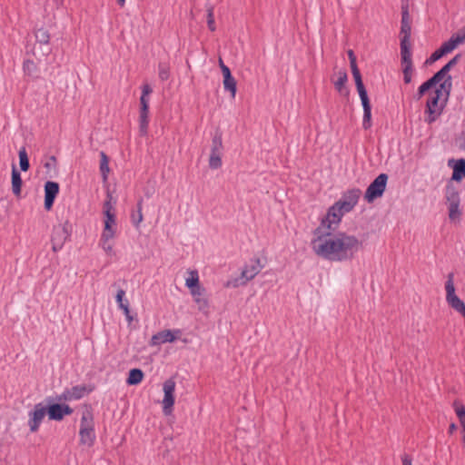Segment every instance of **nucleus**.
<instances>
[{
    "label": "nucleus",
    "mask_w": 465,
    "mask_h": 465,
    "mask_svg": "<svg viewBox=\"0 0 465 465\" xmlns=\"http://www.w3.org/2000/svg\"><path fill=\"white\" fill-rule=\"evenodd\" d=\"M460 58L461 54H457L432 77L418 88L417 100H420L428 93L424 111L425 123L431 124L442 114L452 88V77L450 74V71L459 63Z\"/></svg>",
    "instance_id": "1"
},
{
    "label": "nucleus",
    "mask_w": 465,
    "mask_h": 465,
    "mask_svg": "<svg viewBox=\"0 0 465 465\" xmlns=\"http://www.w3.org/2000/svg\"><path fill=\"white\" fill-rule=\"evenodd\" d=\"M313 252L330 262H347L352 260L363 248V242L356 235L346 232H322V228L314 231L311 242Z\"/></svg>",
    "instance_id": "2"
},
{
    "label": "nucleus",
    "mask_w": 465,
    "mask_h": 465,
    "mask_svg": "<svg viewBox=\"0 0 465 465\" xmlns=\"http://www.w3.org/2000/svg\"><path fill=\"white\" fill-rule=\"evenodd\" d=\"M361 195V191L357 188L344 192L341 197L329 207L318 228H322V232L335 230L340 225L342 217L357 205Z\"/></svg>",
    "instance_id": "3"
},
{
    "label": "nucleus",
    "mask_w": 465,
    "mask_h": 465,
    "mask_svg": "<svg viewBox=\"0 0 465 465\" xmlns=\"http://www.w3.org/2000/svg\"><path fill=\"white\" fill-rule=\"evenodd\" d=\"M264 267L261 259L254 257L251 259L242 268L239 276L229 279L224 286L226 288H238L246 285L252 281Z\"/></svg>",
    "instance_id": "4"
},
{
    "label": "nucleus",
    "mask_w": 465,
    "mask_h": 465,
    "mask_svg": "<svg viewBox=\"0 0 465 465\" xmlns=\"http://www.w3.org/2000/svg\"><path fill=\"white\" fill-rule=\"evenodd\" d=\"M80 443L88 447L92 446L95 440L94 422L91 411L83 412L80 421Z\"/></svg>",
    "instance_id": "5"
},
{
    "label": "nucleus",
    "mask_w": 465,
    "mask_h": 465,
    "mask_svg": "<svg viewBox=\"0 0 465 465\" xmlns=\"http://www.w3.org/2000/svg\"><path fill=\"white\" fill-rule=\"evenodd\" d=\"M388 181V175L385 173L379 174L374 181L368 186L364 199L368 203H372L375 199L381 197Z\"/></svg>",
    "instance_id": "6"
},
{
    "label": "nucleus",
    "mask_w": 465,
    "mask_h": 465,
    "mask_svg": "<svg viewBox=\"0 0 465 465\" xmlns=\"http://www.w3.org/2000/svg\"><path fill=\"white\" fill-rule=\"evenodd\" d=\"M47 414V407L43 403H37L28 413V426L31 432L38 430L43 420Z\"/></svg>",
    "instance_id": "7"
},
{
    "label": "nucleus",
    "mask_w": 465,
    "mask_h": 465,
    "mask_svg": "<svg viewBox=\"0 0 465 465\" xmlns=\"http://www.w3.org/2000/svg\"><path fill=\"white\" fill-rule=\"evenodd\" d=\"M446 291V302L453 310L464 302L456 294V289L454 285V274L449 273L447 281L445 282Z\"/></svg>",
    "instance_id": "8"
},
{
    "label": "nucleus",
    "mask_w": 465,
    "mask_h": 465,
    "mask_svg": "<svg viewBox=\"0 0 465 465\" xmlns=\"http://www.w3.org/2000/svg\"><path fill=\"white\" fill-rule=\"evenodd\" d=\"M181 334L182 331L179 329L159 331L152 336L150 345L158 346L167 342H173L181 336Z\"/></svg>",
    "instance_id": "9"
},
{
    "label": "nucleus",
    "mask_w": 465,
    "mask_h": 465,
    "mask_svg": "<svg viewBox=\"0 0 465 465\" xmlns=\"http://www.w3.org/2000/svg\"><path fill=\"white\" fill-rule=\"evenodd\" d=\"M163 390L164 393L162 401L163 410L165 414H170L174 404L175 382L173 380H167L163 383Z\"/></svg>",
    "instance_id": "10"
},
{
    "label": "nucleus",
    "mask_w": 465,
    "mask_h": 465,
    "mask_svg": "<svg viewBox=\"0 0 465 465\" xmlns=\"http://www.w3.org/2000/svg\"><path fill=\"white\" fill-rule=\"evenodd\" d=\"M69 237V232L65 226H55L52 233V248L54 252L60 251Z\"/></svg>",
    "instance_id": "11"
},
{
    "label": "nucleus",
    "mask_w": 465,
    "mask_h": 465,
    "mask_svg": "<svg viewBox=\"0 0 465 465\" xmlns=\"http://www.w3.org/2000/svg\"><path fill=\"white\" fill-rule=\"evenodd\" d=\"M72 413L73 409L66 404L54 403L47 407V415L53 420H62L64 416Z\"/></svg>",
    "instance_id": "12"
},
{
    "label": "nucleus",
    "mask_w": 465,
    "mask_h": 465,
    "mask_svg": "<svg viewBox=\"0 0 465 465\" xmlns=\"http://www.w3.org/2000/svg\"><path fill=\"white\" fill-rule=\"evenodd\" d=\"M59 193V184L55 182L48 181L45 184V208L50 210L54 204V199Z\"/></svg>",
    "instance_id": "13"
},
{
    "label": "nucleus",
    "mask_w": 465,
    "mask_h": 465,
    "mask_svg": "<svg viewBox=\"0 0 465 465\" xmlns=\"http://www.w3.org/2000/svg\"><path fill=\"white\" fill-rule=\"evenodd\" d=\"M104 230L101 235L104 238H114L116 234V214L104 215Z\"/></svg>",
    "instance_id": "14"
},
{
    "label": "nucleus",
    "mask_w": 465,
    "mask_h": 465,
    "mask_svg": "<svg viewBox=\"0 0 465 465\" xmlns=\"http://www.w3.org/2000/svg\"><path fill=\"white\" fill-rule=\"evenodd\" d=\"M401 65L412 64V53L411 42L401 41Z\"/></svg>",
    "instance_id": "15"
},
{
    "label": "nucleus",
    "mask_w": 465,
    "mask_h": 465,
    "mask_svg": "<svg viewBox=\"0 0 465 465\" xmlns=\"http://www.w3.org/2000/svg\"><path fill=\"white\" fill-rule=\"evenodd\" d=\"M348 76L346 72L340 71L337 74V79L333 82L336 90L342 95H348L349 90L346 87Z\"/></svg>",
    "instance_id": "16"
},
{
    "label": "nucleus",
    "mask_w": 465,
    "mask_h": 465,
    "mask_svg": "<svg viewBox=\"0 0 465 465\" xmlns=\"http://www.w3.org/2000/svg\"><path fill=\"white\" fill-rule=\"evenodd\" d=\"M85 392V389L84 387H73L70 390L64 391L60 399L64 401H74L81 399Z\"/></svg>",
    "instance_id": "17"
},
{
    "label": "nucleus",
    "mask_w": 465,
    "mask_h": 465,
    "mask_svg": "<svg viewBox=\"0 0 465 465\" xmlns=\"http://www.w3.org/2000/svg\"><path fill=\"white\" fill-rule=\"evenodd\" d=\"M465 178V159H460L453 165V173L451 179L456 182Z\"/></svg>",
    "instance_id": "18"
},
{
    "label": "nucleus",
    "mask_w": 465,
    "mask_h": 465,
    "mask_svg": "<svg viewBox=\"0 0 465 465\" xmlns=\"http://www.w3.org/2000/svg\"><path fill=\"white\" fill-rule=\"evenodd\" d=\"M125 295V292L122 289L118 290L116 293V302L118 306L124 312L125 316L129 321H132V317L130 316L129 303L127 301H124V297Z\"/></svg>",
    "instance_id": "19"
},
{
    "label": "nucleus",
    "mask_w": 465,
    "mask_h": 465,
    "mask_svg": "<svg viewBox=\"0 0 465 465\" xmlns=\"http://www.w3.org/2000/svg\"><path fill=\"white\" fill-rule=\"evenodd\" d=\"M194 302L198 305L199 310L203 311L208 308V302L206 299L202 297L203 290L202 288L193 290L190 292Z\"/></svg>",
    "instance_id": "20"
},
{
    "label": "nucleus",
    "mask_w": 465,
    "mask_h": 465,
    "mask_svg": "<svg viewBox=\"0 0 465 465\" xmlns=\"http://www.w3.org/2000/svg\"><path fill=\"white\" fill-rule=\"evenodd\" d=\"M22 187V179L19 172L16 170L15 166H13L12 170V191L14 194L19 195L21 193Z\"/></svg>",
    "instance_id": "21"
},
{
    "label": "nucleus",
    "mask_w": 465,
    "mask_h": 465,
    "mask_svg": "<svg viewBox=\"0 0 465 465\" xmlns=\"http://www.w3.org/2000/svg\"><path fill=\"white\" fill-rule=\"evenodd\" d=\"M188 274L189 276L185 279V285L190 289V292L201 288L197 271H190Z\"/></svg>",
    "instance_id": "22"
},
{
    "label": "nucleus",
    "mask_w": 465,
    "mask_h": 465,
    "mask_svg": "<svg viewBox=\"0 0 465 465\" xmlns=\"http://www.w3.org/2000/svg\"><path fill=\"white\" fill-rule=\"evenodd\" d=\"M143 379V372L140 369H132L129 371L126 382L128 385L139 384Z\"/></svg>",
    "instance_id": "23"
},
{
    "label": "nucleus",
    "mask_w": 465,
    "mask_h": 465,
    "mask_svg": "<svg viewBox=\"0 0 465 465\" xmlns=\"http://www.w3.org/2000/svg\"><path fill=\"white\" fill-rule=\"evenodd\" d=\"M445 196L448 205L460 203V194L452 185L447 186Z\"/></svg>",
    "instance_id": "24"
},
{
    "label": "nucleus",
    "mask_w": 465,
    "mask_h": 465,
    "mask_svg": "<svg viewBox=\"0 0 465 465\" xmlns=\"http://www.w3.org/2000/svg\"><path fill=\"white\" fill-rule=\"evenodd\" d=\"M148 125H149V111L140 110L139 131L142 135H145L147 134Z\"/></svg>",
    "instance_id": "25"
},
{
    "label": "nucleus",
    "mask_w": 465,
    "mask_h": 465,
    "mask_svg": "<svg viewBox=\"0 0 465 465\" xmlns=\"http://www.w3.org/2000/svg\"><path fill=\"white\" fill-rule=\"evenodd\" d=\"M100 156H101L100 172L102 173L103 180L105 182L108 178V173L110 172L109 159L104 152L100 153Z\"/></svg>",
    "instance_id": "26"
},
{
    "label": "nucleus",
    "mask_w": 465,
    "mask_h": 465,
    "mask_svg": "<svg viewBox=\"0 0 465 465\" xmlns=\"http://www.w3.org/2000/svg\"><path fill=\"white\" fill-rule=\"evenodd\" d=\"M460 45L454 39V37L451 35L449 40L445 41L441 44L440 46V50L443 52L444 55L450 54L452 51H454L456 48H458Z\"/></svg>",
    "instance_id": "27"
},
{
    "label": "nucleus",
    "mask_w": 465,
    "mask_h": 465,
    "mask_svg": "<svg viewBox=\"0 0 465 465\" xmlns=\"http://www.w3.org/2000/svg\"><path fill=\"white\" fill-rule=\"evenodd\" d=\"M363 107V119H362V127L364 129H369L371 126V107L370 105L362 106Z\"/></svg>",
    "instance_id": "28"
},
{
    "label": "nucleus",
    "mask_w": 465,
    "mask_h": 465,
    "mask_svg": "<svg viewBox=\"0 0 465 465\" xmlns=\"http://www.w3.org/2000/svg\"><path fill=\"white\" fill-rule=\"evenodd\" d=\"M223 87L225 90L231 93L232 98L235 97L236 94V81L233 76L224 78L223 79Z\"/></svg>",
    "instance_id": "29"
},
{
    "label": "nucleus",
    "mask_w": 465,
    "mask_h": 465,
    "mask_svg": "<svg viewBox=\"0 0 465 465\" xmlns=\"http://www.w3.org/2000/svg\"><path fill=\"white\" fill-rule=\"evenodd\" d=\"M18 155L20 168L22 171L26 172L29 169V160L25 147L19 150Z\"/></svg>",
    "instance_id": "30"
},
{
    "label": "nucleus",
    "mask_w": 465,
    "mask_h": 465,
    "mask_svg": "<svg viewBox=\"0 0 465 465\" xmlns=\"http://www.w3.org/2000/svg\"><path fill=\"white\" fill-rule=\"evenodd\" d=\"M209 166L211 169H218L222 166L221 153L211 152Z\"/></svg>",
    "instance_id": "31"
},
{
    "label": "nucleus",
    "mask_w": 465,
    "mask_h": 465,
    "mask_svg": "<svg viewBox=\"0 0 465 465\" xmlns=\"http://www.w3.org/2000/svg\"><path fill=\"white\" fill-rule=\"evenodd\" d=\"M454 410L456 415L458 416L460 425L462 427V430H465V407L462 404L458 402L454 403Z\"/></svg>",
    "instance_id": "32"
},
{
    "label": "nucleus",
    "mask_w": 465,
    "mask_h": 465,
    "mask_svg": "<svg viewBox=\"0 0 465 465\" xmlns=\"http://www.w3.org/2000/svg\"><path fill=\"white\" fill-rule=\"evenodd\" d=\"M112 200H113V196L110 193H108L107 199L104 203V205H103L104 215L115 214L114 205L112 203Z\"/></svg>",
    "instance_id": "33"
},
{
    "label": "nucleus",
    "mask_w": 465,
    "mask_h": 465,
    "mask_svg": "<svg viewBox=\"0 0 465 465\" xmlns=\"http://www.w3.org/2000/svg\"><path fill=\"white\" fill-rule=\"evenodd\" d=\"M356 88H357V91L359 93V96L361 98L362 106L370 105L371 103H370V100H369V97H368V94H367V91H366V89L364 87L363 83L360 84H357Z\"/></svg>",
    "instance_id": "34"
},
{
    "label": "nucleus",
    "mask_w": 465,
    "mask_h": 465,
    "mask_svg": "<svg viewBox=\"0 0 465 465\" xmlns=\"http://www.w3.org/2000/svg\"><path fill=\"white\" fill-rule=\"evenodd\" d=\"M460 203L449 205V217L451 221H457L460 217Z\"/></svg>",
    "instance_id": "35"
},
{
    "label": "nucleus",
    "mask_w": 465,
    "mask_h": 465,
    "mask_svg": "<svg viewBox=\"0 0 465 465\" xmlns=\"http://www.w3.org/2000/svg\"><path fill=\"white\" fill-rule=\"evenodd\" d=\"M114 238H106L104 239V235H101V238H100V246L102 247V249L107 253V254H112L113 253V243L111 242V241L113 240Z\"/></svg>",
    "instance_id": "36"
},
{
    "label": "nucleus",
    "mask_w": 465,
    "mask_h": 465,
    "mask_svg": "<svg viewBox=\"0 0 465 465\" xmlns=\"http://www.w3.org/2000/svg\"><path fill=\"white\" fill-rule=\"evenodd\" d=\"M411 25H401V41L411 42Z\"/></svg>",
    "instance_id": "37"
},
{
    "label": "nucleus",
    "mask_w": 465,
    "mask_h": 465,
    "mask_svg": "<svg viewBox=\"0 0 465 465\" xmlns=\"http://www.w3.org/2000/svg\"><path fill=\"white\" fill-rule=\"evenodd\" d=\"M401 66H402L403 81L405 84H410L412 79L413 65L407 64V65H401Z\"/></svg>",
    "instance_id": "38"
},
{
    "label": "nucleus",
    "mask_w": 465,
    "mask_h": 465,
    "mask_svg": "<svg viewBox=\"0 0 465 465\" xmlns=\"http://www.w3.org/2000/svg\"><path fill=\"white\" fill-rule=\"evenodd\" d=\"M35 38L37 42L41 44H47L49 42L50 35L46 30L41 28L36 31Z\"/></svg>",
    "instance_id": "39"
},
{
    "label": "nucleus",
    "mask_w": 465,
    "mask_h": 465,
    "mask_svg": "<svg viewBox=\"0 0 465 465\" xmlns=\"http://www.w3.org/2000/svg\"><path fill=\"white\" fill-rule=\"evenodd\" d=\"M223 148V142L221 135H215L212 141L211 152L221 153Z\"/></svg>",
    "instance_id": "40"
},
{
    "label": "nucleus",
    "mask_w": 465,
    "mask_h": 465,
    "mask_svg": "<svg viewBox=\"0 0 465 465\" xmlns=\"http://www.w3.org/2000/svg\"><path fill=\"white\" fill-rule=\"evenodd\" d=\"M459 45L465 44V25L460 28L456 33L451 35Z\"/></svg>",
    "instance_id": "41"
},
{
    "label": "nucleus",
    "mask_w": 465,
    "mask_h": 465,
    "mask_svg": "<svg viewBox=\"0 0 465 465\" xmlns=\"http://www.w3.org/2000/svg\"><path fill=\"white\" fill-rule=\"evenodd\" d=\"M24 71L28 75H33L35 72V64L33 61L27 60L24 63Z\"/></svg>",
    "instance_id": "42"
},
{
    "label": "nucleus",
    "mask_w": 465,
    "mask_h": 465,
    "mask_svg": "<svg viewBox=\"0 0 465 465\" xmlns=\"http://www.w3.org/2000/svg\"><path fill=\"white\" fill-rule=\"evenodd\" d=\"M132 221L135 226H138L142 223L143 213H142V203H138L137 213L132 215Z\"/></svg>",
    "instance_id": "43"
},
{
    "label": "nucleus",
    "mask_w": 465,
    "mask_h": 465,
    "mask_svg": "<svg viewBox=\"0 0 465 465\" xmlns=\"http://www.w3.org/2000/svg\"><path fill=\"white\" fill-rule=\"evenodd\" d=\"M351 73L355 81V84H362L361 75L357 64L351 65Z\"/></svg>",
    "instance_id": "44"
},
{
    "label": "nucleus",
    "mask_w": 465,
    "mask_h": 465,
    "mask_svg": "<svg viewBox=\"0 0 465 465\" xmlns=\"http://www.w3.org/2000/svg\"><path fill=\"white\" fill-rule=\"evenodd\" d=\"M159 77L162 81H165L169 77V69L163 64H159Z\"/></svg>",
    "instance_id": "45"
},
{
    "label": "nucleus",
    "mask_w": 465,
    "mask_h": 465,
    "mask_svg": "<svg viewBox=\"0 0 465 465\" xmlns=\"http://www.w3.org/2000/svg\"><path fill=\"white\" fill-rule=\"evenodd\" d=\"M411 25V17L408 11V8L406 6L402 7L401 12V25Z\"/></svg>",
    "instance_id": "46"
},
{
    "label": "nucleus",
    "mask_w": 465,
    "mask_h": 465,
    "mask_svg": "<svg viewBox=\"0 0 465 465\" xmlns=\"http://www.w3.org/2000/svg\"><path fill=\"white\" fill-rule=\"evenodd\" d=\"M207 25L211 31L215 30L214 15L212 10L208 11Z\"/></svg>",
    "instance_id": "47"
},
{
    "label": "nucleus",
    "mask_w": 465,
    "mask_h": 465,
    "mask_svg": "<svg viewBox=\"0 0 465 465\" xmlns=\"http://www.w3.org/2000/svg\"><path fill=\"white\" fill-rule=\"evenodd\" d=\"M443 56H444L443 52L440 50V48H438L437 50H435V51L431 54V55H430V59H429V61H430V63H433V62H436L437 60L440 59V58H441V57H443Z\"/></svg>",
    "instance_id": "48"
},
{
    "label": "nucleus",
    "mask_w": 465,
    "mask_h": 465,
    "mask_svg": "<svg viewBox=\"0 0 465 465\" xmlns=\"http://www.w3.org/2000/svg\"><path fill=\"white\" fill-rule=\"evenodd\" d=\"M141 110L149 111V96L141 95L140 97Z\"/></svg>",
    "instance_id": "49"
},
{
    "label": "nucleus",
    "mask_w": 465,
    "mask_h": 465,
    "mask_svg": "<svg viewBox=\"0 0 465 465\" xmlns=\"http://www.w3.org/2000/svg\"><path fill=\"white\" fill-rule=\"evenodd\" d=\"M153 92V89L149 84H143L142 87V94L149 96Z\"/></svg>",
    "instance_id": "50"
},
{
    "label": "nucleus",
    "mask_w": 465,
    "mask_h": 465,
    "mask_svg": "<svg viewBox=\"0 0 465 465\" xmlns=\"http://www.w3.org/2000/svg\"><path fill=\"white\" fill-rule=\"evenodd\" d=\"M222 73H223V79L232 76L231 74V71L227 65L222 66Z\"/></svg>",
    "instance_id": "51"
},
{
    "label": "nucleus",
    "mask_w": 465,
    "mask_h": 465,
    "mask_svg": "<svg viewBox=\"0 0 465 465\" xmlns=\"http://www.w3.org/2000/svg\"><path fill=\"white\" fill-rule=\"evenodd\" d=\"M348 56H349V59H350L351 65L357 64H356V57H355V55H354V54H353V52L351 50H350L348 52Z\"/></svg>",
    "instance_id": "52"
},
{
    "label": "nucleus",
    "mask_w": 465,
    "mask_h": 465,
    "mask_svg": "<svg viewBox=\"0 0 465 465\" xmlns=\"http://www.w3.org/2000/svg\"><path fill=\"white\" fill-rule=\"evenodd\" d=\"M402 465H411V459L408 455L402 457Z\"/></svg>",
    "instance_id": "53"
},
{
    "label": "nucleus",
    "mask_w": 465,
    "mask_h": 465,
    "mask_svg": "<svg viewBox=\"0 0 465 465\" xmlns=\"http://www.w3.org/2000/svg\"><path fill=\"white\" fill-rule=\"evenodd\" d=\"M457 429V426L455 423H451L449 427V433L452 434Z\"/></svg>",
    "instance_id": "54"
},
{
    "label": "nucleus",
    "mask_w": 465,
    "mask_h": 465,
    "mask_svg": "<svg viewBox=\"0 0 465 465\" xmlns=\"http://www.w3.org/2000/svg\"><path fill=\"white\" fill-rule=\"evenodd\" d=\"M118 4L121 5V6H124V3H125V0H117Z\"/></svg>",
    "instance_id": "55"
},
{
    "label": "nucleus",
    "mask_w": 465,
    "mask_h": 465,
    "mask_svg": "<svg viewBox=\"0 0 465 465\" xmlns=\"http://www.w3.org/2000/svg\"><path fill=\"white\" fill-rule=\"evenodd\" d=\"M462 144H463V147L465 148V133L462 135Z\"/></svg>",
    "instance_id": "56"
},
{
    "label": "nucleus",
    "mask_w": 465,
    "mask_h": 465,
    "mask_svg": "<svg viewBox=\"0 0 465 465\" xmlns=\"http://www.w3.org/2000/svg\"><path fill=\"white\" fill-rule=\"evenodd\" d=\"M219 64H220V67H221V68H222V66H223V65H225V64H223V60H222V59H220V60H219Z\"/></svg>",
    "instance_id": "57"
},
{
    "label": "nucleus",
    "mask_w": 465,
    "mask_h": 465,
    "mask_svg": "<svg viewBox=\"0 0 465 465\" xmlns=\"http://www.w3.org/2000/svg\"><path fill=\"white\" fill-rule=\"evenodd\" d=\"M463 431V442L465 443V430H462Z\"/></svg>",
    "instance_id": "58"
}]
</instances>
